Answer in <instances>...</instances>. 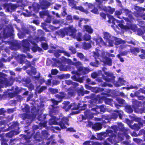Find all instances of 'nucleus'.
Instances as JSON below:
<instances>
[{
    "label": "nucleus",
    "instance_id": "3",
    "mask_svg": "<svg viewBox=\"0 0 145 145\" xmlns=\"http://www.w3.org/2000/svg\"><path fill=\"white\" fill-rule=\"evenodd\" d=\"M107 68L105 67H103L102 70L104 72V74L106 76H104L103 74L102 76L106 82H113L114 81V78L115 77L113 76V74L112 73H110L107 72H105V70Z\"/></svg>",
    "mask_w": 145,
    "mask_h": 145
},
{
    "label": "nucleus",
    "instance_id": "10",
    "mask_svg": "<svg viewBox=\"0 0 145 145\" xmlns=\"http://www.w3.org/2000/svg\"><path fill=\"white\" fill-rule=\"evenodd\" d=\"M145 8L142 7H138V10L134 12L133 13L134 16L136 17H141L142 18L143 15L145 12Z\"/></svg>",
    "mask_w": 145,
    "mask_h": 145
},
{
    "label": "nucleus",
    "instance_id": "52",
    "mask_svg": "<svg viewBox=\"0 0 145 145\" xmlns=\"http://www.w3.org/2000/svg\"><path fill=\"white\" fill-rule=\"evenodd\" d=\"M122 10L123 11V12L127 16L130 13H131V11L128 9L123 8L122 9Z\"/></svg>",
    "mask_w": 145,
    "mask_h": 145
},
{
    "label": "nucleus",
    "instance_id": "60",
    "mask_svg": "<svg viewBox=\"0 0 145 145\" xmlns=\"http://www.w3.org/2000/svg\"><path fill=\"white\" fill-rule=\"evenodd\" d=\"M14 135V132L13 131H11L6 134L7 137L11 138L13 137Z\"/></svg>",
    "mask_w": 145,
    "mask_h": 145
},
{
    "label": "nucleus",
    "instance_id": "18",
    "mask_svg": "<svg viewBox=\"0 0 145 145\" xmlns=\"http://www.w3.org/2000/svg\"><path fill=\"white\" fill-rule=\"evenodd\" d=\"M95 41L97 45L101 46H105L106 45V43L105 42L103 39L101 37H98L95 39Z\"/></svg>",
    "mask_w": 145,
    "mask_h": 145
},
{
    "label": "nucleus",
    "instance_id": "19",
    "mask_svg": "<svg viewBox=\"0 0 145 145\" xmlns=\"http://www.w3.org/2000/svg\"><path fill=\"white\" fill-rule=\"evenodd\" d=\"M32 7L33 11L35 13H38L41 8L40 4L36 3H33L32 4Z\"/></svg>",
    "mask_w": 145,
    "mask_h": 145
},
{
    "label": "nucleus",
    "instance_id": "24",
    "mask_svg": "<svg viewBox=\"0 0 145 145\" xmlns=\"http://www.w3.org/2000/svg\"><path fill=\"white\" fill-rule=\"evenodd\" d=\"M56 33L62 38L64 37L65 34L66 35L65 28L64 29H61L59 31H57Z\"/></svg>",
    "mask_w": 145,
    "mask_h": 145
},
{
    "label": "nucleus",
    "instance_id": "59",
    "mask_svg": "<svg viewBox=\"0 0 145 145\" xmlns=\"http://www.w3.org/2000/svg\"><path fill=\"white\" fill-rule=\"evenodd\" d=\"M41 47L44 50H46L48 48V45L46 43H42Z\"/></svg>",
    "mask_w": 145,
    "mask_h": 145
},
{
    "label": "nucleus",
    "instance_id": "4",
    "mask_svg": "<svg viewBox=\"0 0 145 145\" xmlns=\"http://www.w3.org/2000/svg\"><path fill=\"white\" fill-rule=\"evenodd\" d=\"M66 34L67 35L73 37L74 38L76 36V33L77 32L76 29L74 27L73 25H69L65 28Z\"/></svg>",
    "mask_w": 145,
    "mask_h": 145
},
{
    "label": "nucleus",
    "instance_id": "21",
    "mask_svg": "<svg viewBox=\"0 0 145 145\" xmlns=\"http://www.w3.org/2000/svg\"><path fill=\"white\" fill-rule=\"evenodd\" d=\"M141 102L137 100L133 99L132 101V107L135 109L136 110L140 106Z\"/></svg>",
    "mask_w": 145,
    "mask_h": 145
},
{
    "label": "nucleus",
    "instance_id": "55",
    "mask_svg": "<svg viewBox=\"0 0 145 145\" xmlns=\"http://www.w3.org/2000/svg\"><path fill=\"white\" fill-rule=\"evenodd\" d=\"M67 84L68 85H70L71 84L74 86L75 87H77L79 85V84L78 83L74 82H72L71 81H68L67 82Z\"/></svg>",
    "mask_w": 145,
    "mask_h": 145
},
{
    "label": "nucleus",
    "instance_id": "27",
    "mask_svg": "<svg viewBox=\"0 0 145 145\" xmlns=\"http://www.w3.org/2000/svg\"><path fill=\"white\" fill-rule=\"evenodd\" d=\"M92 41L89 42H84L82 44V47L84 50H87L91 48Z\"/></svg>",
    "mask_w": 145,
    "mask_h": 145
},
{
    "label": "nucleus",
    "instance_id": "53",
    "mask_svg": "<svg viewBox=\"0 0 145 145\" xmlns=\"http://www.w3.org/2000/svg\"><path fill=\"white\" fill-rule=\"evenodd\" d=\"M98 109L99 111L100 112H105V111L106 109L105 106L103 105H101L100 106H98Z\"/></svg>",
    "mask_w": 145,
    "mask_h": 145
},
{
    "label": "nucleus",
    "instance_id": "50",
    "mask_svg": "<svg viewBox=\"0 0 145 145\" xmlns=\"http://www.w3.org/2000/svg\"><path fill=\"white\" fill-rule=\"evenodd\" d=\"M76 9H78L80 11L82 12L86 13L87 12V10L85 9L84 8H83L82 7V6H78L77 7H76Z\"/></svg>",
    "mask_w": 145,
    "mask_h": 145
},
{
    "label": "nucleus",
    "instance_id": "13",
    "mask_svg": "<svg viewBox=\"0 0 145 145\" xmlns=\"http://www.w3.org/2000/svg\"><path fill=\"white\" fill-rule=\"evenodd\" d=\"M96 3V7L98 10H103L104 11L105 10L106 7L103 6V2L101 1H99L97 0H95Z\"/></svg>",
    "mask_w": 145,
    "mask_h": 145
},
{
    "label": "nucleus",
    "instance_id": "8",
    "mask_svg": "<svg viewBox=\"0 0 145 145\" xmlns=\"http://www.w3.org/2000/svg\"><path fill=\"white\" fill-rule=\"evenodd\" d=\"M72 108L73 110H76L79 109L81 110H85L86 108L87 105L83 102H80L78 104Z\"/></svg>",
    "mask_w": 145,
    "mask_h": 145
},
{
    "label": "nucleus",
    "instance_id": "15",
    "mask_svg": "<svg viewBox=\"0 0 145 145\" xmlns=\"http://www.w3.org/2000/svg\"><path fill=\"white\" fill-rule=\"evenodd\" d=\"M88 68L80 67L78 69L77 71L80 74H85L88 73Z\"/></svg>",
    "mask_w": 145,
    "mask_h": 145
},
{
    "label": "nucleus",
    "instance_id": "64",
    "mask_svg": "<svg viewBox=\"0 0 145 145\" xmlns=\"http://www.w3.org/2000/svg\"><path fill=\"white\" fill-rule=\"evenodd\" d=\"M100 16L101 17V18L103 20H105L106 18V14L103 12H101L100 13Z\"/></svg>",
    "mask_w": 145,
    "mask_h": 145
},
{
    "label": "nucleus",
    "instance_id": "9",
    "mask_svg": "<svg viewBox=\"0 0 145 145\" xmlns=\"http://www.w3.org/2000/svg\"><path fill=\"white\" fill-rule=\"evenodd\" d=\"M120 126H121V128H120V130L121 131L123 132L124 135L127 139H129L130 137L128 135V133L130 132V129L127 128H125L121 123H120Z\"/></svg>",
    "mask_w": 145,
    "mask_h": 145
},
{
    "label": "nucleus",
    "instance_id": "35",
    "mask_svg": "<svg viewBox=\"0 0 145 145\" xmlns=\"http://www.w3.org/2000/svg\"><path fill=\"white\" fill-rule=\"evenodd\" d=\"M91 39V36L88 34L85 33L83 36V40L86 41L89 40Z\"/></svg>",
    "mask_w": 145,
    "mask_h": 145
},
{
    "label": "nucleus",
    "instance_id": "22",
    "mask_svg": "<svg viewBox=\"0 0 145 145\" xmlns=\"http://www.w3.org/2000/svg\"><path fill=\"white\" fill-rule=\"evenodd\" d=\"M64 102V107L66 111H69L73 105L72 104H70V103L69 101H65Z\"/></svg>",
    "mask_w": 145,
    "mask_h": 145
},
{
    "label": "nucleus",
    "instance_id": "56",
    "mask_svg": "<svg viewBox=\"0 0 145 145\" xmlns=\"http://www.w3.org/2000/svg\"><path fill=\"white\" fill-rule=\"evenodd\" d=\"M69 60L71 62V64L72 65H74L76 67L79 66L81 64V62L79 61H78L76 62H73L72 61L71 59H69Z\"/></svg>",
    "mask_w": 145,
    "mask_h": 145
},
{
    "label": "nucleus",
    "instance_id": "48",
    "mask_svg": "<svg viewBox=\"0 0 145 145\" xmlns=\"http://www.w3.org/2000/svg\"><path fill=\"white\" fill-rule=\"evenodd\" d=\"M69 49L71 52L73 54H74L76 52V49L72 46H69Z\"/></svg>",
    "mask_w": 145,
    "mask_h": 145
},
{
    "label": "nucleus",
    "instance_id": "61",
    "mask_svg": "<svg viewBox=\"0 0 145 145\" xmlns=\"http://www.w3.org/2000/svg\"><path fill=\"white\" fill-rule=\"evenodd\" d=\"M66 20H67L69 21L71 23H72L73 22V18L71 15H68L67 16Z\"/></svg>",
    "mask_w": 145,
    "mask_h": 145
},
{
    "label": "nucleus",
    "instance_id": "54",
    "mask_svg": "<svg viewBox=\"0 0 145 145\" xmlns=\"http://www.w3.org/2000/svg\"><path fill=\"white\" fill-rule=\"evenodd\" d=\"M22 81L24 82L25 84L27 85L29 84L31 81L29 78H26L23 79H22Z\"/></svg>",
    "mask_w": 145,
    "mask_h": 145
},
{
    "label": "nucleus",
    "instance_id": "2",
    "mask_svg": "<svg viewBox=\"0 0 145 145\" xmlns=\"http://www.w3.org/2000/svg\"><path fill=\"white\" fill-rule=\"evenodd\" d=\"M30 43H32L34 46H37V44L35 42L30 40L27 39H25L22 40V46L23 47V52H26L27 51H30L29 47Z\"/></svg>",
    "mask_w": 145,
    "mask_h": 145
},
{
    "label": "nucleus",
    "instance_id": "31",
    "mask_svg": "<svg viewBox=\"0 0 145 145\" xmlns=\"http://www.w3.org/2000/svg\"><path fill=\"white\" fill-rule=\"evenodd\" d=\"M90 7H91V8L93 7V8L91 10V12L96 14H99V12H98L99 10L97 8L95 7L94 5L91 4Z\"/></svg>",
    "mask_w": 145,
    "mask_h": 145
},
{
    "label": "nucleus",
    "instance_id": "51",
    "mask_svg": "<svg viewBox=\"0 0 145 145\" xmlns=\"http://www.w3.org/2000/svg\"><path fill=\"white\" fill-rule=\"evenodd\" d=\"M113 132V131H112L110 130L107 129L106 130V133H105L106 134V135L107 136L113 137L114 134L113 135H112Z\"/></svg>",
    "mask_w": 145,
    "mask_h": 145
},
{
    "label": "nucleus",
    "instance_id": "57",
    "mask_svg": "<svg viewBox=\"0 0 145 145\" xmlns=\"http://www.w3.org/2000/svg\"><path fill=\"white\" fill-rule=\"evenodd\" d=\"M82 34L80 32L78 33L76 37L77 40L78 41H81L82 40Z\"/></svg>",
    "mask_w": 145,
    "mask_h": 145
},
{
    "label": "nucleus",
    "instance_id": "5",
    "mask_svg": "<svg viewBox=\"0 0 145 145\" xmlns=\"http://www.w3.org/2000/svg\"><path fill=\"white\" fill-rule=\"evenodd\" d=\"M59 106H55L54 105H50L49 107V114L50 116H54L59 113Z\"/></svg>",
    "mask_w": 145,
    "mask_h": 145
},
{
    "label": "nucleus",
    "instance_id": "36",
    "mask_svg": "<svg viewBox=\"0 0 145 145\" xmlns=\"http://www.w3.org/2000/svg\"><path fill=\"white\" fill-rule=\"evenodd\" d=\"M104 38L105 39L108 41L110 40L111 36L109 33L108 32H105L104 33Z\"/></svg>",
    "mask_w": 145,
    "mask_h": 145
},
{
    "label": "nucleus",
    "instance_id": "44",
    "mask_svg": "<svg viewBox=\"0 0 145 145\" xmlns=\"http://www.w3.org/2000/svg\"><path fill=\"white\" fill-rule=\"evenodd\" d=\"M3 7L4 8H6L8 12H9L11 10L10 3H4L3 4Z\"/></svg>",
    "mask_w": 145,
    "mask_h": 145
},
{
    "label": "nucleus",
    "instance_id": "62",
    "mask_svg": "<svg viewBox=\"0 0 145 145\" xmlns=\"http://www.w3.org/2000/svg\"><path fill=\"white\" fill-rule=\"evenodd\" d=\"M68 95L70 97H72L74 95V90L72 89H70L67 93Z\"/></svg>",
    "mask_w": 145,
    "mask_h": 145
},
{
    "label": "nucleus",
    "instance_id": "34",
    "mask_svg": "<svg viewBox=\"0 0 145 145\" xmlns=\"http://www.w3.org/2000/svg\"><path fill=\"white\" fill-rule=\"evenodd\" d=\"M84 27L85 30L88 33L91 34L93 33V29L91 28V26L88 25H84Z\"/></svg>",
    "mask_w": 145,
    "mask_h": 145
},
{
    "label": "nucleus",
    "instance_id": "58",
    "mask_svg": "<svg viewBox=\"0 0 145 145\" xmlns=\"http://www.w3.org/2000/svg\"><path fill=\"white\" fill-rule=\"evenodd\" d=\"M47 89V87L45 86H42L39 88L38 91V93H40L42 92L43 90H44Z\"/></svg>",
    "mask_w": 145,
    "mask_h": 145
},
{
    "label": "nucleus",
    "instance_id": "49",
    "mask_svg": "<svg viewBox=\"0 0 145 145\" xmlns=\"http://www.w3.org/2000/svg\"><path fill=\"white\" fill-rule=\"evenodd\" d=\"M116 100L118 102V103L121 105L124 104L125 102L124 100L120 98L119 97H117L116 98Z\"/></svg>",
    "mask_w": 145,
    "mask_h": 145
},
{
    "label": "nucleus",
    "instance_id": "29",
    "mask_svg": "<svg viewBox=\"0 0 145 145\" xmlns=\"http://www.w3.org/2000/svg\"><path fill=\"white\" fill-rule=\"evenodd\" d=\"M105 8L104 11L111 14H112L115 10L114 8H111L110 6H108L107 8L106 7Z\"/></svg>",
    "mask_w": 145,
    "mask_h": 145
},
{
    "label": "nucleus",
    "instance_id": "30",
    "mask_svg": "<svg viewBox=\"0 0 145 145\" xmlns=\"http://www.w3.org/2000/svg\"><path fill=\"white\" fill-rule=\"evenodd\" d=\"M133 108L131 105H126L125 106V110L127 113L131 114L133 111Z\"/></svg>",
    "mask_w": 145,
    "mask_h": 145
},
{
    "label": "nucleus",
    "instance_id": "28",
    "mask_svg": "<svg viewBox=\"0 0 145 145\" xmlns=\"http://www.w3.org/2000/svg\"><path fill=\"white\" fill-rule=\"evenodd\" d=\"M105 102L106 104L109 105L110 106H112L113 101L112 99L105 97L104 99Z\"/></svg>",
    "mask_w": 145,
    "mask_h": 145
},
{
    "label": "nucleus",
    "instance_id": "14",
    "mask_svg": "<svg viewBox=\"0 0 145 145\" xmlns=\"http://www.w3.org/2000/svg\"><path fill=\"white\" fill-rule=\"evenodd\" d=\"M66 96V94L64 91H61L59 92V94H57L55 95V97L56 99L59 101V102L62 101V99L64 98Z\"/></svg>",
    "mask_w": 145,
    "mask_h": 145
},
{
    "label": "nucleus",
    "instance_id": "11",
    "mask_svg": "<svg viewBox=\"0 0 145 145\" xmlns=\"http://www.w3.org/2000/svg\"><path fill=\"white\" fill-rule=\"evenodd\" d=\"M51 5V3L46 0H42L40 3L41 8L46 9L48 8Z\"/></svg>",
    "mask_w": 145,
    "mask_h": 145
},
{
    "label": "nucleus",
    "instance_id": "12",
    "mask_svg": "<svg viewBox=\"0 0 145 145\" xmlns=\"http://www.w3.org/2000/svg\"><path fill=\"white\" fill-rule=\"evenodd\" d=\"M143 123L141 122H139L138 124L135 123L133 125H129V127L135 131H138L140 128V125L142 126Z\"/></svg>",
    "mask_w": 145,
    "mask_h": 145
},
{
    "label": "nucleus",
    "instance_id": "46",
    "mask_svg": "<svg viewBox=\"0 0 145 145\" xmlns=\"http://www.w3.org/2000/svg\"><path fill=\"white\" fill-rule=\"evenodd\" d=\"M22 110L23 112L28 113L29 111V107L27 105H26L24 107L22 108Z\"/></svg>",
    "mask_w": 145,
    "mask_h": 145
},
{
    "label": "nucleus",
    "instance_id": "32",
    "mask_svg": "<svg viewBox=\"0 0 145 145\" xmlns=\"http://www.w3.org/2000/svg\"><path fill=\"white\" fill-rule=\"evenodd\" d=\"M34 139L36 141L40 142L42 139V137L40 135V133L39 132H37L34 135Z\"/></svg>",
    "mask_w": 145,
    "mask_h": 145
},
{
    "label": "nucleus",
    "instance_id": "40",
    "mask_svg": "<svg viewBox=\"0 0 145 145\" xmlns=\"http://www.w3.org/2000/svg\"><path fill=\"white\" fill-rule=\"evenodd\" d=\"M96 52L94 51L93 52V56L94 57L95 59H97L100 56V54L98 53L99 50L97 49H95Z\"/></svg>",
    "mask_w": 145,
    "mask_h": 145
},
{
    "label": "nucleus",
    "instance_id": "37",
    "mask_svg": "<svg viewBox=\"0 0 145 145\" xmlns=\"http://www.w3.org/2000/svg\"><path fill=\"white\" fill-rule=\"evenodd\" d=\"M19 125V123L17 121H13L10 127L12 129H15L16 128L18 127Z\"/></svg>",
    "mask_w": 145,
    "mask_h": 145
},
{
    "label": "nucleus",
    "instance_id": "6",
    "mask_svg": "<svg viewBox=\"0 0 145 145\" xmlns=\"http://www.w3.org/2000/svg\"><path fill=\"white\" fill-rule=\"evenodd\" d=\"M39 14L41 18H43L44 16H47V18L46 19L45 22L47 23L51 22L52 16L50 15L49 12L48 10H43L39 12Z\"/></svg>",
    "mask_w": 145,
    "mask_h": 145
},
{
    "label": "nucleus",
    "instance_id": "23",
    "mask_svg": "<svg viewBox=\"0 0 145 145\" xmlns=\"http://www.w3.org/2000/svg\"><path fill=\"white\" fill-rule=\"evenodd\" d=\"M102 128V124L100 123H96L92 126V128L96 130H99Z\"/></svg>",
    "mask_w": 145,
    "mask_h": 145
},
{
    "label": "nucleus",
    "instance_id": "42",
    "mask_svg": "<svg viewBox=\"0 0 145 145\" xmlns=\"http://www.w3.org/2000/svg\"><path fill=\"white\" fill-rule=\"evenodd\" d=\"M21 118L23 120H24L26 119H30L31 117L29 115L26 113H24L21 115Z\"/></svg>",
    "mask_w": 145,
    "mask_h": 145
},
{
    "label": "nucleus",
    "instance_id": "39",
    "mask_svg": "<svg viewBox=\"0 0 145 145\" xmlns=\"http://www.w3.org/2000/svg\"><path fill=\"white\" fill-rule=\"evenodd\" d=\"M129 26L130 29L135 32L137 31V28L136 25L131 23L129 24Z\"/></svg>",
    "mask_w": 145,
    "mask_h": 145
},
{
    "label": "nucleus",
    "instance_id": "1",
    "mask_svg": "<svg viewBox=\"0 0 145 145\" xmlns=\"http://www.w3.org/2000/svg\"><path fill=\"white\" fill-rule=\"evenodd\" d=\"M52 118L49 119V123L51 125H59L61 128L64 129L66 128L65 124L68 122V119L63 117L61 119L56 118V116H51Z\"/></svg>",
    "mask_w": 145,
    "mask_h": 145
},
{
    "label": "nucleus",
    "instance_id": "47",
    "mask_svg": "<svg viewBox=\"0 0 145 145\" xmlns=\"http://www.w3.org/2000/svg\"><path fill=\"white\" fill-rule=\"evenodd\" d=\"M130 53L129 51H121L120 52V53L117 55H120V56H127L129 53Z\"/></svg>",
    "mask_w": 145,
    "mask_h": 145
},
{
    "label": "nucleus",
    "instance_id": "25",
    "mask_svg": "<svg viewBox=\"0 0 145 145\" xmlns=\"http://www.w3.org/2000/svg\"><path fill=\"white\" fill-rule=\"evenodd\" d=\"M0 83L6 86H10V85H9V81L6 78H3L2 79L0 80Z\"/></svg>",
    "mask_w": 145,
    "mask_h": 145
},
{
    "label": "nucleus",
    "instance_id": "17",
    "mask_svg": "<svg viewBox=\"0 0 145 145\" xmlns=\"http://www.w3.org/2000/svg\"><path fill=\"white\" fill-rule=\"evenodd\" d=\"M104 60L103 62L105 65H107L110 66L112 65V60L111 59L105 56L104 57Z\"/></svg>",
    "mask_w": 145,
    "mask_h": 145
},
{
    "label": "nucleus",
    "instance_id": "41",
    "mask_svg": "<svg viewBox=\"0 0 145 145\" xmlns=\"http://www.w3.org/2000/svg\"><path fill=\"white\" fill-rule=\"evenodd\" d=\"M76 92L79 95H84V89L83 88L77 89Z\"/></svg>",
    "mask_w": 145,
    "mask_h": 145
},
{
    "label": "nucleus",
    "instance_id": "26",
    "mask_svg": "<svg viewBox=\"0 0 145 145\" xmlns=\"http://www.w3.org/2000/svg\"><path fill=\"white\" fill-rule=\"evenodd\" d=\"M108 16L109 19L107 22L109 23H112L113 25H115V22L116 21H117V20L114 18L113 16L108 14Z\"/></svg>",
    "mask_w": 145,
    "mask_h": 145
},
{
    "label": "nucleus",
    "instance_id": "63",
    "mask_svg": "<svg viewBox=\"0 0 145 145\" xmlns=\"http://www.w3.org/2000/svg\"><path fill=\"white\" fill-rule=\"evenodd\" d=\"M118 117V114L115 113H112L110 116V118L112 119H116Z\"/></svg>",
    "mask_w": 145,
    "mask_h": 145
},
{
    "label": "nucleus",
    "instance_id": "20",
    "mask_svg": "<svg viewBox=\"0 0 145 145\" xmlns=\"http://www.w3.org/2000/svg\"><path fill=\"white\" fill-rule=\"evenodd\" d=\"M126 82V81L123 80V78L120 77L118 81L115 84V85L116 87H119L125 85Z\"/></svg>",
    "mask_w": 145,
    "mask_h": 145
},
{
    "label": "nucleus",
    "instance_id": "33",
    "mask_svg": "<svg viewBox=\"0 0 145 145\" xmlns=\"http://www.w3.org/2000/svg\"><path fill=\"white\" fill-rule=\"evenodd\" d=\"M115 44L116 45H118L122 43L125 44L126 43V41H125L119 38H116L115 39Z\"/></svg>",
    "mask_w": 145,
    "mask_h": 145
},
{
    "label": "nucleus",
    "instance_id": "45",
    "mask_svg": "<svg viewBox=\"0 0 145 145\" xmlns=\"http://www.w3.org/2000/svg\"><path fill=\"white\" fill-rule=\"evenodd\" d=\"M19 46V44L18 43L12 42L11 44V47L12 49H16L18 48Z\"/></svg>",
    "mask_w": 145,
    "mask_h": 145
},
{
    "label": "nucleus",
    "instance_id": "43",
    "mask_svg": "<svg viewBox=\"0 0 145 145\" xmlns=\"http://www.w3.org/2000/svg\"><path fill=\"white\" fill-rule=\"evenodd\" d=\"M76 56L77 57L79 58L81 60L84 59L85 58V57L84 55L81 52H77Z\"/></svg>",
    "mask_w": 145,
    "mask_h": 145
},
{
    "label": "nucleus",
    "instance_id": "38",
    "mask_svg": "<svg viewBox=\"0 0 145 145\" xmlns=\"http://www.w3.org/2000/svg\"><path fill=\"white\" fill-rule=\"evenodd\" d=\"M48 133L46 130H43L41 133V136L42 138H46L48 136Z\"/></svg>",
    "mask_w": 145,
    "mask_h": 145
},
{
    "label": "nucleus",
    "instance_id": "16",
    "mask_svg": "<svg viewBox=\"0 0 145 145\" xmlns=\"http://www.w3.org/2000/svg\"><path fill=\"white\" fill-rule=\"evenodd\" d=\"M127 46L131 47V46L130 45H128ZM140 51V49L139 48L136 47H131L130 49V51L133 54L135 55H137V53H139Z\"/></svg>",
    "mask_w": 145,
    "mask_h": 145
},
{
    "label": "nucleus",
    "instance_id": "7",
    "mask_svg": "<svg viewBox=\"0 0 145 145\" xmlns=\"http://www.w3.org/2000/svg\"><path fill=\"white\" fill-rule=\"evenodd\" d=\"M84 116L83 115H82V120H80V121H81L83 120H86V119H92L93 118V113L89 110L86 111L84 112Z\"/></svg>",
    "mask_w": 145,
    "mask_h": 145
}]
</instances>
